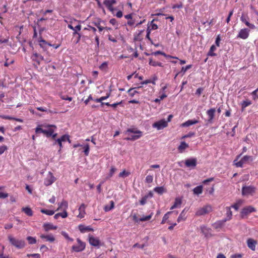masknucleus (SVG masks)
<instances>
[{
	"mask_svg": "<svg viewBox=\"0 0 258 258\" xmlns=\"http://www.w3.org/2000/svg\"><path fill=\"white\" fill-rule=\"evenodd\" d=\"M256 188L253 185H243L241 189V194L243 196H253L256 192Z\"/></svg>",
	"mask_w": 258,
	"mask_h": 258,
	"instance_id": "1",
	"label": "nucleus"
},
{
	"mask_svg": "<svg viewBox=\"0 0 258 258\" xmlns=\"http://www.w3.org/2000/svg\"><path fill=\"white\" fill-rule=\"evenodd\" d=\"M8 238L10 243L17 248L21 249L24 248L25 246L24 240L17 239L12 235H9Z\"/></svg>",
	"mask_w": 258,
	"mask_h": 258,
	"instance_id": "2",
	"label": "nucleus"
},
{
	"mask_svg": "<svg viewBox=\"0 0 258 258\" xmlns=\"http://www.w3.org/2000/svg\"><path fill=\"white\" fill-rule=\"evenodd\" d=\"M212 211V207L209 205H207L204 206L203 207L200 208L199 209H198L196 212V215L198 216L204 215L206 214L209 213Z\"/></svg>",
	"mask_w": 258,
	"mask_h": 258,
	"instance_id": "3",
	"label": "nucleus"
},
{
	"mask_svg": "<svg viewBox=\"0 0 258 258\" xmlns=\"http://www.w3.org/2000/svg\"><path fill=\"white\" fill-rule=\"evenodd\" d=\"M77 245H74L72 246V250L75 252H81L83 251L86 247V243L82 241L80 239L77 238Z\"/></svg>",
	"mask_w": 258,
	"mask_h": 258,
	"instance_id": "4",
	"label": "nucleus"
},
{
	"mask_svg": "<svg viewBox=\"0 0 258 258\" xmlns=\"http://www.w3.org/2000/svg\"><path fill=\"white\" fill-rule=\"evenodd\" d=\"M255 211V209L251 206L245 207L242 209L240 212V217L241 218H244L246 217L251 213Z\"/></svg>",
	"mask_w": 258,
	"mask_h": 258,
	"instance_id": "5",
	"label": "nucleus"
},
{
	"mask_svg": "<svg viewBox=\"0 0 258 258\" xmlns=\"http://www.w3.org/2000/svg\"><path fill=\"white\" fill-rule=\"evenodd\" d=\"M167 121H166L165 119H161L158 121L154 122L152 126L154 128H156L158 130H160L167 127Z\"/></svg>",
	"mask_w": 258,
	"mask_h": 258,
	"instance_id": "6",
	"label": "nucleus"
},
{
	"mask_svg": "<svg viewBox=\"0 0 258 258\" xmlns=\"http://www.w3.org/2000/svg\"><path fill=\"white\" fill-rule=\"evenodd\" d=\"M56 180L55 177L53 176L51 172H49L47 177L44 179V184L46 186L51 185Z\"/></svg>",
	"mask_w": 258,
	"mask_h": 258,
	"instance_id": "7",
	"label": "nucleus"
},
{
	"mask_svg": "<svg viewBox=\"0 0 258 258\" xmlns=\"http://www.w3.org/2000/svg\"><path fill=\"white\" fill-rule=\"evenodd\" d=\"M249 31L250 30L247 28L241 29L237 35V38H240L242 39H247L249 36Z\"/></svg>",
	"mask_w": 258,
	"mask_h": 258,
	"instance_id": "8",
	"label": "nucleus"
},
{
	"mask_svg": "<svg viewBox=\"0 0 258 258\" xmlns=\"http://www.w3.org/2000/svg\"><path fill=\"white\" fill-rule=\"evenodd\" d=\"M31 58L33 61H34L36 63L37 65H39L40 62L44 60L43 56L41 54L37 53V52H34L32 54Z\"/></svg>",
	"mask_w": 258,
	"mask_h": 258,
	"instance_id": "9",
	"label": "nucleus"
},
{
	"mask_svg": "<svg viewBox=\"0 0 258 258\" xmlns=\"http://www.w3.org/2000/svg\"><path fill=\"white\" fill-rule=\"evenodd\" d=\"M116 3V0H104L103 4L111 12L113 13L114 9L113 6Z\"/></svg>",
	"mask_w": 258,
	"mask_h": 258,
	"instance_id": "10",
	"label": "nucleus"
},
{
	"mask_svg": "<svg viewBox=\"0 0 258 258\" xmlns=\"http://www.w3.org/2000/svg\"><path fill=\"white\" fill-rule=\"evenodd\" d=\"M89 242L90 245L94 246H99L101 243L98 238L95 237L92 235H89Z\"/></svg>",
	"mask_w": 258,
	"mask_h": 258,
	"instance_id": "11",
	"label": "nucleus"
},
{
	"mask_svg": "<svg viewBox=\"0 0 258 258\" xmlns=\"http://www.w3.org/2000/svg\"><path fill=\"white\" fill-rule=\"evenodd\" d=\"M42 127H54V128H56V126L55 125H53V124H47V125L39 124V125H37V126L35 129L36 134H38L40 133L43 134L44 129H43L42 128Z\"/></svg>",
	"mask_w": 258,
	"mask_h": 258,
	"instance_id": "12",
	"label": "nucleus"
},
{
	"mask_svg": "<svg viewBox=\"0 0 258 258\" xmlns=\"http://www.w3.org/2000/svg\"><path fill=\"white\" fill-rule=\"evenodd\" d=\"M197 159L196 158H190L185 160V165L188 167H195L197 165Z\"/></svg>",
	"mask_w": 258,
	"mask_h": 258,
	"instance_id": "13",
	"label": "nucleus"
},
{
	"mask_svg": "<svg viewBox=\"0 0 258 258\" xmlns=\"http://www.w3.org/2000/svg\"><path fill=\"white\" fill-rule=\"evenodd\" d=\"M216 112V109L215 108H211L208 110L206 112V113L208 116V121L209 122H212Z\"/></svg>",
	"mask_w": 258,
	"mask_h": 258,
	"instance_id": "14",
	"label": "nucleus"
},
{
	"mask_svg": "<svg viewBox=\"0 0 258 258\" xmlns=\"http://www.w3.org/2000/svg\"><path fill=\"white\" fill-rule=\"evenodd\" d=\"M40 237L41 239H45L46 241H48L49 242H53L55 240L54 236L52 234L48 235L42 234L40 235Z\"/></svg>",
	"mask_w": 258,
	"mask_h": 258,
	"instance_id": "15",
	"label": "nucleus"
},
{
	"mask_svg": "<svg viewBox=\"0 0 258 258\" xmlns=\"http://www.w3.org/2000/svg\"><path fill=\"white\" fill-rule=\"evenodd\" d=\"M38 41L39 43L40 46L44 50H46L47 46L51 45V44L47 42L42 37L39 38Z\"/></svg>",
	"mask_w": 258,
	"mask_h": 258,
	"instance_id": "16",
	"label": "nucleus"
},
{
	"mask_svg": "<svg viewBox=\"0 0 258 258\" xmlns=\"http://www.w3.org/2000/svg\"><path fill=\"white\" fill-rule=\"evenodd\" d=\"M256 243V241L252 238H248L247 240V246L252 250H255Z\"/></svg>",
	"mask_w": 258,
	"mask_h": 258,
	"instance_id": "17",
	"label": "nucleus"
},
{
	"mask_svg": "<svg viewBox=\"0 0 258 258\" xmlns=\"http://www.w3.org/2000/svg\"><path fill=\"white\" fill-rule=\"evenodd\" d=\"M86 208V206L84 204H82L79 208V214L77 216V217L79 218H83L84 217L86 212L85 209Z\"/></svg>",
	"mask_w": 258,
	"mask_h": 258,
	"instance_id": "18",
	"label": "nucleus"
},
{
	"mask_svg": "<svg viewBox=\"0 0 258 258\" xmlns=\"http://www.w3.org/2000/svg\"><path fill=\"white\" fill-rule=\"evenodd\" d=\"M226 222V221L224 219H223L222 220H219L215 222L213 225V227L215 229H219L221 228H222L224 225L225 224V223Z\"/></svg>",
	"mask_w": 258,
	"mask_h": 258,
	"instance_id": "19",
	"label": "nucleus"
},
{
	"mask_svg": "<svg viewBox=\"0 0 258 258\" xmlns=\"http://www.w3.org/2000/svg\"><path fill=\"white\" fill-rule=\"evenodd\" d=\"M58 207L57 210H62V211H67V210L68 207V203L67 201L65 200H62L61 203H59L58 204Z\"/></svg>",
	"mask_w": 258,
	"mask_h": 258,
	"instance_id": "20",
	"label": "nucleus"
},
{
	"mask_svg": "<svg viewBox=\"0 0 258 258\" xmlns=\"http://www.w3.org/2000/svg\"><path fill=\"white\" fill-rule=\"evenodd\" d=\"M78 228L81 233H85L87 231H92L93 229L90 226H85L84 225L80 224L78 226Z\"/></svg>",
	"mask_w": 258,
	"mask_h": 258,
	"instance_id": "21",
	"label": "nucleus"
},
{
	"mask_svg": "<svg viewBox=\"0 0 258 258\" xmlns=\"http://www.w3.org/2000/svg\"><path fill=\"white\" fill-rule=\"evenodd\" d=\"M144 32V30H140L138 33L134 34V40L135 41H141L143 39L142 34Z\"/></svg>",
	"mask_w": 258,
	"mask_h": 258,
	"instance_id": "22",
	"label": "nucleus"
},
{
	"mask_svg": "<svg viewBox=\"0 0 258 258\" xmlns=\"http://www.w3.org/2000/svg\"><path fill=\"white\" fill-rule=\"evenodd\" d=\"M187 210H186L185 208L182 210V211L180 214L179 216L177 218V221L178 223L182 221H185L186 219V217L185 216L186 212Z\"/></svg>",
	"mask_w": 258,
	"mask_h": 258,
	"instance_id": "23",
	"label": "nucleus"
},
{
	"mask_svg": "<svg viewBox=\"0 0 258 258\" xmlns=\"http://www.w3.org/2000/svg\"><path fill=\"white\" fill-rule=\"evenodd\" d=\"M198 122H199L198 120H197L196 119L188 120L182 123L181 124V126L182 127H187V126H189L190 125L196 124V123H198Z\"/></svg>",
	"mask_w": 258,
	"mask_h": 258,
	"instance_id": "24",
	"label": "nucleus"
},
{
	"mask_svg": "<svg viewBox=\"0 0 258 258\" xmlns=\"http://www.w3.org/2000/svg\"><path fill=\"white\" fill-rule=\"evenodd\" d=\"M240 20L244 23L247 26L251 29H254L255 28V26L253 24H250L244 16H241Z\"/></svg>",
	"mask_w": 258,
	"mask_h": 258,
	"instance_id": "25",
	"label": "nucleus"
},
{
	"mask_svg": "<svg viewBox=\"0 0 258 258\" xmlns=\"http://www.w3.org/2000/svg\"><path fill=\"white\" fill-rule=\"evenodd\" d=\"M188 145L183 141L181 142L177 149L179 153H183L185 149L188 148Z\"/></svg>",
	"mask_w": 258,
	"mask_h": 258,
	"instance_id": "26",
	"label": "nucleus"
},
{
	"mask_svg": "<svg viewBox=\"0 0 258 258\" xmlns=\"http://www.w3.org/2000/svg\"><path fill=\"white\" fill-rule=\"evenodd\" d=\"M182 203V200L180 198H176L175 200L174 203L173 205L170 208V210H173L176 208L179 207L180 206Z\"/></svg>",
	"mask_w": 258,
	"mask_h": 258,
	"instance_id": "27",
	"label": "nucleus"
},
{
	"mask_svg": "<svg viewBox=\"0 0 258 258\" xmlns=\"http://www.w3.org/2000/svg\"><path fill=\"white\" fill-rule=\"evenodd\" d=\"M102 22L100 19H98L96 21H94L92 23L96 26L100 32L104 29V27L101 26V22Z\"/></svg>",
	"mask_w": 258,
	"mask_h": 258,
	"instance_id": "28",
	"label": "nucleus"
},
{
	"mask_svg": "<svg viewBox=\"0 0 258 258\" xmlns=\"http://www.w3.org/2000/svg\"><path fill=\"white\" fill-rule=\"evenodd\" d=\"M226 209V215L227 217L224 219L226 222L231 219L232 216V212L231 211L230 207H227Z\"/></svg>",
	"mask_w": 258,
	"mask_h": 258,
	"instance_id": "29",
	"label": "nucleus"
},
{
	"mask_svg": "<svg viewBox=\"0 0 258 258\" xmlns=\"http://www.w3.org/2000/svg\"><path fill=\"white\" fill-rule=\"evenodd\" d=\"M51 127H47L48 130H44L43 134L47 138L50 137L54 132V130L51 128Z\"/></svg>",
	"mask_w": 258,
	"mask_h": 258,
	"instance_id": "30",
	"label": "nucleus"
},
{
	"mask_svg": "<svg viewBox=\"0 0 258 258\" xmlns=\"http://www.w3.org/2000/svg\"><path fill=\"white\" fill-rule=\"evenodd\" d=\"M149 64L150 66H152L153 67H157V66H159V67H163L162 63L161 62L156 61L153 60L151 58L149 59Z\"/></svg>",
	"mask_w": 258,
	"mask_h": 258,
	"instance_id": "31",
	"label": "nucleus"
},
{
	"mask_svg": "<svg viewBox=\"0 0 258 258\" xmlns=\"http://www.w3.org/2000/svg\"><path fill=\"white\" fill-rule=\"evenodd\" d=\"M216 50V47L214 45H212L210 49L208 52L207 55L210 56H215L217 55V54L214 53V51Z\"/></svg>",
	"mask_w": 258,
	"mask_h": 258,
	"instance_id": "32",
	"label": "nucleus"
},
{
	"mask_svg": "<svg viewBox=\"0 0 258 258\" xmlns=\"http://www.w3.org/2000/svg\"><path fill=\"white\" fill-rule=\"evenodd\" d=\"M2 118H3V119H5L16 120V121L20 122H23V120L22 119L18 118H15V117H12V116H8V115L2 116Z\"/></svg>",
	"mask_w": 258,
	"mask_h": 258,
	"instance_id": "33",
	"label": "nucleus"
},
{
	"mask_svg": "<svg viewBox=\"0 0 258 258\" xmlns=\"http://www.w3.org/2000/svg\"><path fill=\"white\" fill-rule=\"evenodd\" d=\"M43 226L46 231L49 230H55L57 228L56 226H53L52 224L50 223L44 224Z\"/></svg>",
	"mask_w": 258,
	"mask_h": 258,
	"instance_id": "34",
	"label": "nucleus"
},
{
	"mask_svg": "<svg viewBox=\"0 0 258 258\" xmlns=\"http://www.w3.org/2000/svg\"><path fill=\"white\" fill-rule=\"evenodd\" d=\"M22 211L28 216H32L33 214L32 210L29 207L23 208Z\"/></svg>",
	"mask_w": 258,
	"mask_h": 258,
	"instance_id": "35",
	"label": "nucleus"
},
{
	"mask_svg": "<svg viewBox=\"0 0 258 258\" xmlns=\"http://www.w3.org/2000/svg\"><path fill=\"white\" fill-rule=\"evenodd\" d=\"M142 135V134L131 135L130 137H127L125 139L127 141H135L140 138Z\"/></svg>",
	"mask_w": 258,
	"mask_h": 258,
	"instance_id": "36",
	"label": "nucleus"
},
{
	"mask_svg": "<svg viewBox=\"0 0 258 258\" xmlns=\"http://www.w3.org/2000/svg\"><path fill=\"white\" fill-rule=\"evenodd\" d=\"M193 192L195 194L199 195L201 194L203 192V186L202 185H199L195 187L193 189Z\"/></svg>",
	"mask_w": 258,
	"mask_h": 258,
	"instance_id": "37",
	"label": "nucleus"
},
{
	"mask_svg": "<svg viewBox=\"0 0 258 258\" xmlns=\"http://www.w3.org/2000/svg\"><path fill=\"white\" fill-rule=\"evenodd\" d=\"M110 206L106 205L104 207V210L105 212L109 211L114 208V203L113 201H111L110 202Z\"/></svg>",
	"mask_w": 258,
	"mask_h": 258,
	"instance_id": "38",
	"label": "nucleus"
},
{
	"mask_svg": "<svg viewBox=\"0 0 258 258\" xmlns=\"http://www.w3.org/2000/svg\"><path fill=\"white\" fill-rule=\"evenodd\" d=\"M40 212L47 215H53L54 214V211L53 210H47L44 209H42L40 210Z\"/></svg>",
	"mask_w": 258,
	"mask_h": 258,
	"instance_id": "39",
	"label": "nucleus"
},
{
	"mask_svg": "<svg viewBox=\"0 0 258 258\" xmlns=\"http://www.w3.org/2000/svg\"><path fill=\"white\" fill-rule=\"evenodd\" d=\"M172 213V211H169L168 212H167L163 216V218H162V220L161 222V224H165L167 220L169 218V215H170L171 213Z\"/></svg>",
	"mask_w": 258,
	"mask_h": 258,
	"instance_id": "40",
	"label": "nucleus"
},
{
	"mask_svg": "<svg viewBox=\"0 0 258 258\" xmlns=\"http://www.w3.org/2000/svg\"><path fill=\"white\" fill-rule=\"evenodd\" d=\"M241 159L245 164L246 163L249 162V161H252L253 160V158L251 156L245 155L243 157H242Z\"/></svg>",
	"mask_w": 258,
	"mask_h": 258,
	"instance_id": "41",
	"label": "nucleus"
},
{
	"mask_svg": "<svg viewBox=\"0 0 258 258\" xmlns=\"http://www.w3.org/2000/svg\"><path fill=\"white\" fill-rule=\"evenodd\" d=\"M250 104H251V102L250 101H249V100L243 101L241 103L242 110H243L244 109V108H245L246 107L248 106Z\"/></svg>",
	"mask_w": 258,
	"mask_h": 258,
	"instance_id": "42",
	"label": "nucleus"
},
{
	"mask_svg": "<svg viewBox=\"0 0 258 258\" xmlns=\"http://www.w3.org/2000/svg\"><path fill=\"white\" fill-rule=\"evenodd\" d=\"M126 132L134 133L136 135H140V134L143 135V133L141 131L138 130L136 128H128L126 131Z\"/></svg>",
	"mask_w": 258,
	"mask_h": 258,
	"instance_id": "43",
	"label": "nucleus"
},
{
	"mask_svg": "<svg viewBox=\"0 0 258 258\" xmlns=\"http://www.w3.org/2000/svg\"><path fill=\"white\" fill-rule=\"evenodd\" d=\"M116 169L114 167L112 166L111 167V169L110 170V171H109V173L108 176L106 178V179H109L110 177H111L113 176V175L114 174V173H115V172L116 171Z\"/></svg>",
	"mask_w": 258,
	"mask_h": 258,
	"instance_id": "44",
	"label": "nucleus"
},
{
	"mask_svg": "<svg viewBox=\"0 0 258 258\" xmlns=\"http://www.w3.org/2000/svg\"><path fill=\"white\" fill-rule=\"evenodd\" d=\"M81 28H82V26L80 24H78L77 26H76L74 28V30H73L74 31L73 33V35L74 36L76 34L78 35V34H80L78 32V31L81 30Z\"/></svg>",
	"mask_w": 258,
	"mask_h": 258,
	"instance_id": "45",
	"label": "nucleus"
},
{
	"mask_svg": "<svg viewBox=\"0 0 258 258\" xmlns=\"http://www.w3.org/2000/svg\"><path fill=\"white\" fill-rule=\"evenodd\" d=\"M154 190L158 194H162L164 191V188L162 186L156 187L154 188Z\"/></svg>",
	"mask_w": 258,
	"mask_h": 258,
	"instance_id": "46",
	"label": "nucleus"
},
{
	"mask_svg": "<svg viewBox=\"0 0 258 258\" xmlns=\"http://www.w3.org/2000/svg\"><path fill=\"white\" fill-rule=\"evenodd\" d=\"M27 240L30 244H35L36 243V238L32 236H28L27 237Z\"/></svg>",
	"mask_w": 258,
	"mask_h": 258,
	"instance_id": "47",
	"label": "nucleus"
},
{
	"mask_svg": "<svg viewBox=\"0 0 258 258\" xmlns=\"http://www.w3.org/2000/svg\"><path fill=\"white\" fill-rule=\"evenodd\" d=\"M153 216V213L150 215L146 216H143V217L139 219L140 221H146L149 220Z\"/></svg>",
	"mask_w": 258,
	"mask_h": 258,
	"instance_id": "48",
	"label": "nucleus"
},
{
	"mask_svg": "<svg viewBox=\"0 0 258 258\" xmlns=\"http://www.w3.org/2000/svg\"><path fill=\"white\" fill-rule=\"evenodd\" d=\"M153 181V176L151 175H148L146 176L145 178V182L147 183H151Z\"/></svg>",
	"mask_w": 258,
	"mask_h": 258,
	"instance_id": "49",
	"label": "nucleus"
},
{
	"mask_svg": "<svg viewBox=\"0 0 258 258\" xmlns=\"http://www.w3.org/2000/svg\"><path fill=\"white\" fill-rule=\"evenodd\" d=\"M135 88H130L128 91L127 92L130 96L131 97H133L136 94L139 93V92L134 90Z\"/></svg>",
	"mask_w": 258,
	"mask_h": 258,
	"instance_id": "50",
	"label": "nucleus"
},
{
	"mask_svg": "<svg viewBox=\"0 0 258 258\" xmlns=\"http://www.w3.org/2000/svg\"><path fill=\"white\" fill-rule=\"evenodd\" d=\"M58 139L60 140L61 142H66V141H68L69 142H70V136L68 135H64Z\"/></svg>",
	"mask_w": 258,
	"mask_h": 258,
	"instance_id": "51",
	"label": "nucleus"
},
{
	"mask_svg": "<svg viewBox=\"0 0 258 258\" xmlns=\"http://www.w3.org/2000/svg\"><path fill=\"white\" fill-rule=\"evenodd\" d=\"M150 33H151L150 27H148L147 29V35H146V37L147 39H148L150 41V42L152 44H153V41L150 36Z\"/></svg>",
	"mask_w": 258,
	"mask_h": 258,
	"instance_id": "52",
	"label": "nucleus"
},
{
	"mask_svg": "<svg viewBox=\"0 0 258 258\" xmlns=\"http://www.w3.org/2000/svg\"><path fill=\"white\" fill-rule=\"evenodd\" d=\"M84 149V152L86 156H88L89 153V150H90V147L88 144H86L83 147Z\"/></svg>",
	"mask_w": 258,
	"mask_h": 258,
	"instance_id": "53",
	"label": "nucleus"
},
{
	"mask_svg": "<svg viewBox=\"0 0 258 258\" xmlns=\"http://www.w3.org/2000/svg\"><path fill=\"white\" fill-rule=\"evenodd\" d=\"M130 172H126L125 170H123V171L119 173L118 176L120 177H125L128 176L130 175Z\"/></svg>",
	"mask_w": 258,
	"mask_h": 258,
	"instance_id": "54",
	"label": "nucleus"
},
{
	"mask_svg": "<svg viewBox=\"0 0 258 258\" xmlns=\"http://www.w3.org/2000/svg\"><path fill=\"white\" fill-rule=\"evenodd\" d=\"M191 64H189L185 67H182L181 70V73H182L184 74L188 70L191 69Z\"/></svg>",
	"mask_w": 258,
	"mask_h": 258,
	"instance_id": "55",
	"label": "nucleus"
},
{
	"mask_svg": "<svg viewBox=\"0 0 258 258\" xmlns=\"http://www.w3.org/2000/svg\"><path fill=\"white\" fill-rule=\"evenodd\" d=\"M242 203V201L241 200H239L236 203L233 205L232 207L235 209L236 210H238Z\"/></svg>",
	"mask_w": 258,
	"mask_h": 258,
	"instance_id": "56",
	"label": "nucleus"
},
{
	"mask_svg": "<svg viewBox=\"0 0 258 258\" xmlns=\"http://www.w3.org/2000/svg\"><path fill=\"white\" fill-rule=\"evenodd\" d=\"M154 20L151 22L150 25L148 27H150L151 31L152 30H156L158 29V26L157 24L153 23Z\"/></svg>",
	"mask_w": 258,
	"mask_h": 258,
	"instance_id": "57",
	"label": "nucleus"
},
{
	"mask_svg": "<svg viewBox=\"0 0 258 258\" xmlns=\"http://www.w3.org/2000/svg\"><path fill=\"white\" fill-rule=\"evenodd\" d=\"M8 147L6 145H3L0 146V155L3 154L6 150H7Z\"/></svg>",
	"mask_w": 258,
	"mask_h": 258,
	"instance_id": "58",
	"label": "nucleus"
},
{
	"mask_svg": "<svg viewBox=\"0 0 258 258\" xmlns=\"http://www.w3.org/2000/svg\"><path fill=\"white\" fill-rule=\"evenodd\" d=\"M148 198V196H145L144 197H143L140 201V204L141 205H144L147 202Z\"/></svg>",
	"mask_w": 258,
	"mask_h": 258,
	"instance_id": "59",
	"label": "nucleus"
},
{
	"mask_svg": "<svg viewBox=\"0 0 258 258\" xmlns=\"http://www.w3.org/2000/svg\"><path fill=\"white\" fill-rule=\"evenodd\" d=\"M107 62L105 61L99 66V69L101 70H105L107 68Z\"/></svg>",
	"mask_w": 258,
	"mask_h": 258,
	"instance_id": "60",
	"label": "nucleus"
},
{
	"mask_svg": "<svg viewBox=\"0 0 258 258\" xmlns=\"http://www.w3.org/2000/svg\"><path fill=\"white\" fill-rule=\"evenodd\" d=\"M84 30L92 31L94 32V34H96V29L95 27H92V26H91L89 25V26H88L87 28H85Z\"/></svg>",
	"mask_w": 258,
	"mask_h": 258,
	"instance_id": "61",
	"label": "nucleus"
},
{
	"mask_svg": "<svg viewBox=\"0 0 258 258\" xmlns=\"http://www.w3.org/2000/svg\"><path fill=\"white\" fill-rule=\"evenodd\" d=\"M61 234L62 235H63L66 239H68L69 240H70L71 241H73V238H71L69 237L68 234L67 233H66V232L64 231H62L61 232Z\"/></svg>",
	"mask_w": 258,
	"mask_h": 258,
	"instance_id": "62",
	"label": "nucleus"
},
{
	"mask_svg": "<svg viewBox=\"0 0 258 258\" xmlns=\"http://www.w3.org/2000/svg\"><path fill=\"white\" fill-rule=\"evenodd\" d=\"M58 214L59 217H61L62 218H67L68 215L67 212L66 211H63V212L62 213H58Z\"/></svg>",
	"mask_w": 258,
	"mask_h": 258,
	"instance_id": "63",
	"label": "nucleus"
},
{
	"mask_svg": "<svg viewBox=\"0 0 258 258\" xmlns=\"http://www.w3.org/2000/svg\"><path fill=\"white\" fill-rule=\"evenodd\" d=\"M183 7V5L181 2H180L179 4H175L172 6V9H175L176 8L180 9L182 8Z\"/></svg>",
	"mask_w": 258,
	"mask_h": 258,
	"instance_id": "64",
	"label": "nucleus"
}]
</instances>
